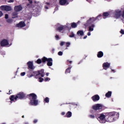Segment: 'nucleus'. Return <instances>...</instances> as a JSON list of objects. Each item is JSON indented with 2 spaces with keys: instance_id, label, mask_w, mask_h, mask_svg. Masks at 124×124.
Instances as JSON below:
<instances>
[{
  "instance_id": "f257e3e1",
  "label": "nucleus",
  "mask_w": 124,
  "mask_h": 124,
  "mask_svg": "<svg viewBox=\"0 0 124 124\" xmlns=\"http://www.w3.org/2000/svg\"><path fill=\"white\" fill-rule=\"evenodd\" d=\"M27 98L30 100L29 105L36 106L38 105V100H37V95L34 93H31L27 95Z\"/></svg>"
},
{
  "instance_id": "423d86ee",
  "label": "nucleus",
  "mask_w": 124,
  "mask_h": 124,
  "mask_svg": "<svg viewBox=\"0 0 124 124\" xmlns=\"http://www.w3.org/2000/svg\"><path fill=\"white\" fill-rule=\"evenodd\" d=\"M102 108V105L100 104H96L92 107V109L95 111L101 109Z\"/></svg>"
},
{
  "instance_id": "3c124183",
  "label": "nucleus",
  "mask_w": 124,
  "mask_h": 124,
  "mask_svg": "<svg viewBox=\"0 0 124 124\" xmlns=\"http://www.w3.org/2000/svg\"><path fill=\"white\" fill-rule=\"evenodd\" d=\"M12 92V91H11V90L9 91V93H8V94H11V93Z\"/></svg>"
},
{
  "instance_id": "4c0bfd02",
  "label": "nucleus",
  "mask_w": 124,
  "mask_h": 124,
  "mask_svg": "<svg viewBox=\"0 0 124 124\" xmlns=\"http://www.w3.org/2000/svg\"><path fill=\"white\" fill-rule=\"evenodd\" d=\"M120 34H124V30L123 29H121L120 30Z\"/></svg>"
},
{
  "instance_id": "6e6d98bb",
  "label": "nucleus",
  "mask_w": 124,
  "mask_h": 124,
  "mask_svg": "<svg viewBox=\"0 0 124 124\" xmlns=\"http://www.w3.org/2000/svg\"><path fill=\"white\" fill-rule=\"evenodd\" d=\"M46 4L47 5H50V3H49V2H46Z\"/></svg>"
},
{
  "instance_id": "2f4dec72",
  "label": "nucleus",
  "mask_w": 124,
  "mask_h": 124,
  "mask_svg": "<svg viewBox=\"0 0 124 124\" xmlns=\"http://www.w3.org/2000/svg\"><path fill=\"white\" fill-rule=\"evenodd\" d=\"M36 63L40 64V63L43 62V61L40 60V59H37V61H36Z\"/></svg>"
},
{
  "instance_id": "a19ab883",
  "label": "nucleus",
  "mask_w": 124,
  "mask_h": 124,
  "mask_svg": "<svg viewBox=\"0 0 124 124\" xmlns=\"http://www.w3.org/2000/svg\"><path fill=\"white\" fill-rule=\"evenodd\" d=\"M37 123V119H35L33 121V124H36Z\"/></svg>"
},
{
  "instance_id": "864d4df0",
  "label": "nucleus",
  "mask_w": 124,
  "mask_h": 124,
  "mask_svg": "<svg viewBox=\"0 0 124 124\" xmlns=\"http://www.w3.org/2000/svg\"><path fill=\"white\" fill-rule=\"evenodd\" d=\"M46 77L49 76V73H46Z\"/></svg>"
},
{
  "instance_id": "8fccbe9b",
  "label": "nucleus",
  "mask_w": 124,
  "mask_h": 124,
  "mask_svg": "<svg viewBox=\"0 0 124 124\" xmlns=\"http://www.w3.org/2000/svg\"><path fill=\"white\" fill-rule=\"evenodd\" d=\"M66 114V113H64V112H62V116L64 115V114Z\"/></svg>"
},
{
  "instance_id": "e433bc0d",
  "label": "nucleus",
  "mask_w": 124,
  "mask_h": 124,
  "mask_svg": "<svg viewBox=\"0 0 124 124\" xmlns=\"http://www.w3.org/2000/svg\"><path fill=\"white\" fill-rule=\"evenodd\" d=\"M25 75H26L25 72H22V73H20V76H22V77L25 76Z\"/></svg>"
},
{
  "instance_id": "9b49d317",
  "label": "nucleus",
  "mask_w": 124,
  "mask_h": 124,
  "mask_svg": "<svg viewBox=\"0 0 124 124\" xmlns=\"http://www.w3.org/2000/svg\"><path fill=\"white\" fill-rule=\"evenodd\" d=\"M9 45V42L6 39H3L0 42V46H5Z\"/></svg>"
},
{
  "instance_id": "4be33fe9",
  "label": "nucleus",
  "mask_w": 124,
  "mask_h": 124,
  "mask_svg": "<svg viewBox=\"0 0 124 124\" xmlns=\"http://www.w3.org/2000/svg\"><path fill=\"white\" fill-rule=\"evenodd\" d=\"M77 34L78 36H82L83 35V31H77Z\"/></svg>"
},
{
  "instance_id": "393cba45",
  "label": "nucleus",
  "mask_w": 124,
  "mask_h": 124,
  "mask_svg": "<svg viewBox=\"0 0 124 124\" xmlns=\"http://www.w3.org/2000/svg\"><path fill=\"white\" fill-rule=\"evenodd\" d=\"M11 10H12V8H11V6L1 10V11H7V12L11 11Z\"/></svg>"
},
{
  "instance_id": "f8f14e48",
  "label": "nucleus",
  "mask_w": 124,
  "mask_h": 124,
  "mask_svg": "<svg viewBox=\"0 0 124 124\" xmlns=\"http://www.w3.org/2000/svg\"><path fill=\"white\" fill-rule=\"evenodd\" d=\"M21 10H22L21 5H16L14 7V11H15V12H18Z\"/></svg>"
},
{
  "instance_id": "de8ad7c7",
  "label": "nucleus",
  "mask_w": 124,
  "mask_h": 124,
  "mask_svg": "<svg viewBox=\"0 0 124 124\" xmlns=\"http://www.w3.org/2000/svg\"><path fill=\"white\" fill-rule=\"evenodd\" d=\"M3 14H2V12L0 11V17L2 16Z\"/></svg>"
},
{
  "instance_id": "412c9836",
  "label": "nucleus",
  "mask_w": 124,
  "mask_h": 124,
  "mask_svg": "<svg viewBox=\"0 0 124 124\" xmlns=\"http://www.w3.org/2000/svg\"><path fill=\"white\" fill-rule=\"evenodd\" d=\"M77 27V24L75 22L71 23V28L72 29H75Z\"/></svg>"
},
{
  "instance_id": "473e14b6",
  "label": "nucleus",
  "mask_w": 124,
  "mask_h": 124,
  "mask_svg": "<svg viewBox=\"0 0 124 124\" xmlns=\"http://www.w3.org/2000/svg\"><path fill=\"white\" fill-rule=\"evenodd\" d=\"M37 79V78H38V80H39V82H43V81H44V80H45L44 79V78H39V77H38L37 78H36Z\"/></svg>"
},
{
  "instance_id": "e2e57ef3",
  "label": "nucleus",
  "mask_w": 124,
  "mask_h": 124,
  "mask_svg": "<svg viewBox=\"0 0 124 124\" xmlns=\"http://www.w3.org/2000/svg\"><path fill=\"white\" fill-rule=\"evenodd\" d=\"M21 118H25V116H24V115H22V116H21Z\"/></svg>"
},
{
  "instance_id": "7c9ffc66",
  "label": "nucleus",
  "mask_w": 124,
  "mask_h": 124,
  "mask_svg": "<svg viewBox=\"0 0 124 124\" xmlns=\"http://www.w3.org/2000/svg\"><path fill=\"white\" fill-rule=\"evenodd\" d=\"M69 37L70 38L75 37V34H74V33H73V32H71L70 35H69Z\"/></svg>"
},
{
  "instance_id": "69168bd1",
  "label": "nucleus",
  "mask_w": 124,
  "mask_h": 124,
  "mask_svg": "<svg viewBox=\"0 0 124 124\" xmlns=\"http://www.w3.org/2000/svg\"><path fill=\"white\" fill-rule=\"evenodd\" d=\"M29 4H27V6H29Z\"/></svg>"
},
{
  "instance_id": "9d476101",
  "label": "nucleus",
  "mask_w": 124,
  "mask_h": 124,
  "mask_svg": "<svg viewBox=\"0 0 124 124\" xmlns=\"http://www.w3.org/2000/svg\"><path fill=\"white\" fill-rule=\"evenodd\" d=\"M59 4L62 6L68 5L69 2L67 0H59Z\"/></svg>"
},
{
  "instance_id": "c9c22d12",
  "label": "nucleus",
  "mask_w": 124,
  "mask_h": 124,
  "mask_svg": "<svg viewBox=\"0 0 124 124\" xmlns=\"http://www.w3.org/2000/svg\"><path fill=\"white\" fill-rule=\"evenodd\" d=\"M58 56H62V52L59 51V52H58Z\"/></svg>"
},
{
  "instance_id": "f03ea898",
  "label": "nucleus",
  "mask_w": 124,
  "mask_h": 124,
  "mask_svg": "<svg viewBox=\"0 0 124 124\" xmlns=\"http://www.w3.org/2000/svg\"><path fill=\"white\" fill-rule=\"evenodd\" d=\"M119 117V114L117 112H109L108 114V115H107V118L105 119V121H107L108 123H112L116 119H118Z\"/></svg>"
},
{
  "instance_id": "5fc2aeb1",
  "label": "nucleus",
  "mask_w": 124,
  "mask_h": 124,
  "mask_svg": "<svg viewBox=\"0 0 124 124\" xmlns=\"http://www.w3.org/2000/svg\"><path fill=\"white\" fill-rule=\"evenodd\" d=\"M87 35H88V36H90L91 35V33L90 32H88Z\"/></svg>"
},
{
  "instance_id": "09e8293b",
  "label": "nucleus",
  "mask_w": 124,
  "mask_h": 124,
  "mask_svg": "<svg viewBox=\"0 0 124 124\" xmlns=\"http://www.w3.org/2000/svg\"><path fill=\"white\" fill-rule=\"evenodd\" d=\"M123 15H122V17L123 18H124V11H123Z\"/></svg>"
},
{
  "instance_id": "bb28decb",
  "label": "nucleus",
  "mask_w": 124,
  "mask_h": 124,
  "mask_svg": "<svg viewBox=\"0 0 124 124\" xmlns=\"http://www.w3.org/2000/svg\"><path fill=\"white\" fill-rule=\"evenodd\" d=\"M9 7H10V6H9V5H2V6H0V10H2L3 9L7 8H8Z\"/></svg>"
},
{
  "instance_id": "a211bd4d",
  "label": "nucleus",
  "mask_w": 124,
  "mask_h": 124,
  "mask_svg": "<svg viewBox=\"0 0 124 124\" xmlns=\"http://www.w3.org/2000/svg\"><path fill=\"white\" fill-rule=\"evenodd\" d=\"M18 13L17 12H14L12 13V18L14 19L18 17Z\"/></svg>"
},
{
  "instance_id": "cd10ccee",
  "label": "nucleus",
  "mask_w": 124,
  "mask_h": 124,
  "mask_svg": "<svg viewBox=\"0 0 124 124\" xmlns=\"http://www.w3.org/2000/svg\"><path fill=\"white\" fill-rule=\"evenodd\" d=\"M63 29H64L63 26H59L57 28V30H58L59 31H62L63 30Z\"/></svg>"
},
{
  "instance_id": "ea45409f",
  "label": "nucleus",
  "mask_w": 124,
  "mask_h": 124,
  "mask_svg": "<svg viewBox=\"0 0 124 124\" xmlns=\"http://www.w3.org/2000/svg\"><path fill=\"white\" fill-rule=\"evenodd\" d=\"M8 18H9V15H8V14L5 15V19H8Z\"/></svg>"
},
{
  "instance_id": "58836bf2",
  "label": "nucleus",
  "mask_w": 124,
  "mask_h": 124,
  "mask_svg": "<svg viewBox=\"0 0 124 124\" xmlns=\"http://www.w3.org/2000/svg\"><path fill=\"white\" fill-rule=\"evenodd\" d=\"M44 80H45V82H46V81H47L48 80H50V78H45Z\"/></svg>"
},
{
  "instance_id": "a18cd8bd",
  "label": "nucleus",
  "mask_w": 124,
  "mask_h": 124,
  "mask_svg": "<svg viewBox=\"0 0 124 124\" xmlns=\"http://www.w3.org/2000/svg\"><path fill=\"white\" fill-rule=\"evenodd\" d=\"M29 1V2L30 3V4H32L33 3V1L32 0H28Z\"/></svg>"
},
{
  "instance_id": "b1692460",
  "label": "nucleus",
  "mask_w": 124,
  "mask_h": 124,
  "mask_svg": "<svg viewBox=\"0 0 124 124\" xmlns=\"http://www.w3.org/2000/svg\"><path fill=\"white\" fill-rule=\"evenodd\" d=\"M71 67H69L68 68L65 69V71L64 72L65 74H69L71 72Z\"/></svg>"
},
{
  "instance_id": "dca6fc26",
  "label": "nucleus",
  "mask_w": 124,
  "mask_h": 124,
  "mask_svg": "<svg viewBox=\"0 0 124 124\" xmlns=\"http://www.w3.org/2000/svg\"><path fill=\"white\" fill-rule=\"evenodd\" d=\"M109 67H110V63L105 62L104 64H102V68H104V70H107Z\"/></svg>"
},
{
  "instance_id": "4d7b16f0",
  "label": "nucleus",
  "mask_w": 124,
  "mask_h": 124,
  "mask_svg": "<svg viewBox=\"0 0 124 124\" xmlns=\"http://www.w3.org/2000/svg\"><path fill=\"white\" fill-rule=\"evenodd\" d=\"M55 11L58 10V7H55Z\"/></svg>"
},
{
  "instance_id": "72a5a7b5",
  "label": "nucleus",
  "mask_w": 124,
  "mask_h": 124,
  "mask_svg": "<svg viewBox=\"0 0 124 124\" xmlns=\"http://www.w3.org/2000/svg\"><path fill=\"white\" fill-rule=\"evenodd\" d=\"M13 21V20H12V19L9 18L8 19H7V23H12Z\"/></svg>"
},
{
  "instance_id": "338daca9",
  "label": "nucleus",
  "mask_w": 124,
  "mask_h": 124,
  "mask_svg": "<svg viewBox=\"0 0 124 124\" xmlns=\"http://www.w3.org/2000/svg\"><path fill=\"white\" fill-rule=\"evenodd\" d=\"M114 70H112V72H114Z\"/></svg>"
},
{
  "instance_id": "39448f33",
  "label": "nucleus",
  "mask_w": 124,
  "mask_h": 124,
  "mask_svg": "<svg viewBox=\"0 0 124 124\" xmlns=\"http://www.w3.org/2000/svg\"><path fill=\"white\" fill-rule=\"evenodd\" d=\"M101 17V15H99V16H98L96 17V18H94V17H92V18H90L89 19V20H88V21H87V23H86L85 24H84V26L87 27H89L90 25H92V24L93 23H94V22H95V21H96V20H100L101 19V18H100Z\"/></svg>"
},
{
  "instance_id": "c03bdc74",
  "label": "nucleus",
  "mask_w": 124,
  "mask_h": 124,
  "mask_svg": "<svg viewBox=\"0 0 124 124\" xmlns=\"http://www.w3.org/2000/svg\"><path fill=\"white\" fill-rule=\"evenodd\" d=\"M70 43L69 42H67V43H66V45H67V47H69V46H70Z\"/></svg>"
},
{
  "instance_id": "bf43d9fd",
  "label": "nucleus",
  "mask_w": 124,
  "mask_h": 124,
  "mask_svg": "<svg viewBox=\"0 0 124 124\" xmlns=\"http://www.w3.org/2000/svg\"><path fill=\"white\" fill-rule=\"evenodd\" d=\"M87 37V36H84V37H83V39H86Z\"/></svg>"
},
{
  "instance_id": "37998d69",
  "label": "nucleus",
  "mask_w": 124,
  "mask_h": 124,
  "mask_svg": "<svg viewBox=\"0 0 124 124\" xmlns=\"http://www.w3.org/2000/svg\"><path fill=\"white\" fill-rule=\"evenodd\" d=\"M63 45H64V42H62L61 43H60V46H63Z\"/></svg>"
},
{
  "instance_id": "f3484780",
  "label": "nucleus",
  "mask_w": 124,
  "mask_h": 124,
  "mask_svg": "<svg viewBox=\"0 0 124 124\" xmlns=\"http://www.w3.org/2000/svg\"><path fill=\"white\" fill-rule=\"evenodd\" d=\"M103 57V52L100 51L98 52H97V58H101Z\"/></svg>"
},
{
  "instance_id": "ddd939ff",
  "label": "nucleus",
  "mask_w": 124,
  "mask_h": 124,
  "mask_svg": "<svg viewBox=\"0 0 124 124\" xmlns=\"http://www.w3.org/2000/svg\"><path fill=\"white\" fill-rule=\"evenodd\" d=\"M26 26V24L24 21H20L17 24H16V27L17 28H24Z\"/></svg>"
},
{
  "instance_id": "4468645a",
  "label": "nucleus",
  "mask_w": 124,
  "mask_h": 124,
  "mask_svg": "<svg viewBox=\"0 0 124 124\" xmlns=\"http://www.w3.org/2000/svg\"><path fill=\"white\" fill-rule=\"evenodd\" d=\"M91 98L92 99V100H93V102H94L98 101L100 99L99 95L97 94L94 95L93 96H92Z\"/></svg>"
},
{
  "instance_id": "1a4fd4ad",
  "label": "nucleus",
  "mask_w": 124,
  "mask_h": 124,
  "mask_svg": "<svg viewBox=\"0 0 124 124\" xmlns=\"http://www.w3.org/2000/svg\"><path fill=\"white\" fill-rule=\"evenodd\" d=\"M40 60H42L43 61V63H45L46 62H53V60L52 58H46V57H43L42 59H40Z\"/></svg>"
},
{
  "instance_id": "20e7f679",
  "label": "nucleus",
  "mask_w": 124,
  "mask_h": 124,
  "mask_svg": "<svg viewBox=\"0 0 124 124\" xmlns=\"http://www.w3.org/2000/svg\"><path fill=\"white\" fill-rule=\"evenodd\" d=\"M40 75V77H44L45 76L44 70L42 69L37 71H33L32 74L28 75L29 78L35 77V78H37Z\"/></svg>"
},
{
  "instance_id": "0e129e2a",
  "label": "nucleus",
  "mask_w": 124,
  "mask_h": 124,
  "mask_svg": "<svg viewBox=\"0 0 124 124\" xmlns=\"http://www.w3.org/2000/svg\"><path fill=\"white\" fill-rule=\"evenodd\" d=\"M24 124H29V123L28 122H26Z\"/></svg>"
},
{
  "instance_id": "6ab92c4d",
  "label": "nucleus",
  "mask_w": 124,
  "mask_h": 124,
  "mask_svg": "<svg viewBox=\"0 0 124 124\" xmlns=\"http://www.w3.org/2000/svg\"><path fill=\"white\" fill-rule=\"evenodd\" d=\"M71 117H72V112H71V111H68V112L65 114V115H64V117L68 118H71Z\"/></svg>"
},
{
  "instance_id": "774afa93",
  "label": "nucleus",
  "mask_w": 124,
  "mask_h": 124,
  "mask_svg": "<svg viewBox=\"0 0 124 124\" xmlns=\"http://www.w3.org/2000/svg\"><path fill=\"white\" fill-rule=\"evenodd\" d=\"M6 124V123H2V124Z\"/></svg>"
},
{
  "instance_id": "c756f323",
  "label": "nucleus",
  "mask_w": 124,
  "mask_h": 124,
  "mask_svg": "<svg viewBox=\"0 0 124 124\" xmlns=\"http://www.w3.org/2000/svg\"><path fill=\"white\" fill-rule=\"evenodd\" d=\"M44 102L46 103H49V99L48 97H46L44 100Z\"/></svg>"
},
{
  "instance_id": "603ef678",
  "label": "nucleus",
  "mask_w": 124,
  "mask_h": 124,
  "mask_svg": "<svg viewBox=\"0 0 124 124\" xmlns=\"http://www.w3.org/2000/svg\"><path fill=\"white\" fill-rule=\"evenodd\" d=\"M45 9H46L47 10V9H48L49 8H48L47 6H45Z\"/></svg>"
},
{
  "instance_id": "6e6552de",
  "label": "nucleus",
  "mask_w": 124,
  "mask_h": 124,
  "mask_svg": "<svg viewBox=\"0 0 124 124\" xmlns=\"http://www.w3.org/2000/svg\"><path fill=\"white\" fill-rule=\"evenodd\" d=\"M107 118V116H105L104 114H100L99 115V117H98V121L100 122V123H103L105 122V119Z\"/></svg>"
},
{
  "instance_id": "5701e85b",
  "label": "nucleus",
  "mask_w": 124,
  "mask_h": 124,
  "mask_svg": "<svg viewBox=\"0 0 124 124\" xmlns=\"http://www.w3.org/2000/svg\"><path fill=\"white\" fill-rule=\"evenodd\" d=\"M112 95V92L108 91L107 93H106V97L107 98H110L111 97V95Z\"/></svg>"
},
{
  "instance_id": "aec40b11",
  "label": "nucleus",
  "mask_w": 124,
  "mask_h": 124,
  "mask_svg": "<svg viewBox=\"0 0 124 124\" xmlns=\"http://www.w3.org/2000/svg\"><path fill=\"white\" fill-rule=\"evenodd\" d=\"M94 27H95L94 24L90 25V26H89V31H93L94 30Z\"/></svg>"
},
{
  "instance_id": "0eeeda50",
  "label": "nucleus",
  "mask_w": 124,
  "mask_h": 124,
  "mask_svg": "<svg viewBox=\"0 0 124 124\" xmlns=\"http://www.w3.org/2000/svg\"><path fill=\"white\" fill-rule=\"evenodd\" d=\"M115 17L116 18H119L120 17V16H123V14H121V11L119 10H117L115 11Z\"/></svg>"
},
{
  "instance_id": "052dcab7",
  "label": "nucleus",
  "mask_w": 124,
  "mask_h": 124,
  "mask_svg": "<svg viewBox=\"0 0 124 124\" xmlns=\"http://www.w3.org/2000/svg\"><path fill=\"white\" fill-rule=\"evenodd\" d=\"M67 62H69V63H72V61H69V60H68Z\"/></svg>"
},
{
  "instance_id": "7ed1b4c3",
  "label": "nucleus",
  "mask_w": 124,
  "mask_h": 124,
  "mask_svg": "<svg viewBox=\"0 0 124 124\" xmlns=\"http://www.w3.org/2000/svg\"><path fill=\"white\" fill-rule=\"evenodd\" d=\"M26 98V94L22 92H19L16 95H12L10 96V101L11 102H14L17 101L18 99H24Z\"/></svg>"
},
{
  "instance_id": "680f3d73",
  "label": "nucleus",
  "mask_w": 124,
  "mask_h": 124,
  "mask_svg": "<svg viewBox=\"0 0 124 124\" xmlns=\"http://www.w3.org/2000/svg\"><path fill=\"white\" fill-rule=\"evenodd\" d=\"M76 79V77L73 78V80H75Z\"/></svg>"
},
{
  "instance_id": "2eb2a0df",
  "label": "nucleus",
  "mask_w": 124,
  "mask_h": 124,
  "mask_svg": "<svg viewBox=\"0 0 124 124\" xmlns=\"http://www.w3.org/2000/svg\"><path fill=\"white\" fill-rule=\"evenodd\" d=\"M27 65H28V69H34V67L33 66V62H28L27 63Z\"/></svg>"
},
{
  "instance_id": "f704fd0d",
  "label": "nucleus",
  "mask_w": 124,
  "mask_h": 124,
  "mask_svg": "<svg viewBox=\"0 0 124 124\" xmlns=\"http://www.w3.org/2000/svg\"><path fill=\"white\" fill-rule=\"evenodd\" d=\"M89 117L91 119H94L95 116H94L93 115H89Z\"/></svg>"
},
{
  "instance_id": "a878e982",
  "label": "nucleus",
  "mask_w": 124,
  "mask_h": 124,
  "mask_svg": "<svg viewBox=\"0 0 124 124\" xmlns=\"http://www.w3.org/2000/svg\"><path fill=\"white\" fill-rule=\"evenodd\" d=\"M110 15V14H108V12H105L104 13L102 14V16H104V17H108V16Z\"/></svg>"
},
{
  "instance_id": "13d9d810",
  "label": "nucleus",
  "mask_w": 124,
  "mask_h": 124,
  "mask_svg": "<svg viewBox=\"0 0 124 124\" xmlns=\"http://www.w3.org/2000/svg\"><path fill=\"white\" fill-rule=\"evenodd\" d=\"M54 51H55V49L54 48L52 49V53H54Z\"/></svg>"
},
{
  "instance_id": "c85d7f7f",
  "label": "nucleus",
  "mask_w": 124,
  "mask_h": 124,
  "mask_svg": "<svg viewBox=\"0 0 124 124\" xmlns=\"http://www.w3.org/2000/svg\"><path fill=\"white\" fill-rule=\"evenodd\" d=\"M53 62H46V65H47V66H52V65H53Z\"/></svg>"
},
{
  "instance_id": "79ce46f5",
  "label": "nucleus",
  "mask_w": 124,
  "mask_h": 124,
  "mask_svg": "<svg viewBox=\"0 0 124 124\" xmlns=\"http://www.w3.org/2000/svg\"><path fill=\"white\" fill-rule=\"evenodd\" d=\"M55 38H56V40H58L59 39V36L58 35H55Z\"/></svg>"
},
{
  "instance_id": "49530a36",
  "label": "nucleus",
  "mask_w": 124,
  "mask_h": 124,
  "mask_svg": "<svg viewBox=\"0 0 124 124\" xmlns=\"http://www.w3.org/2000/svg\"><path fill=\"white\" fill-rule=\"evenodd\" d=\"M8 2L9 3L14 2V0H9Z\"/></svg>"
}]
</instances>
